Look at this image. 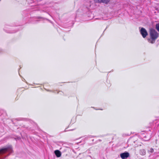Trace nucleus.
<instances>
[{"label":"nucleus","instance_id":"6e6552de","mask_svg":"<svg viewBox=\"0 0 159 159\" xmlns=\"http://www.w3.org/2000/svg\"><path fill=\"white\" fill-rule=\"evenodd\" d=\"M156 29L159 32V23L156 25Z\"/></svg>","mask_w":159,"mask_h":159},{"label":"nucleus","instance_id":"7ed1b4c3","mask_svg":"<svg viewBox=\"0 0 159 159\" xmlns=\"http://www.w3.org/2000/svg\"><path fill=\"white\" fill-rule=\"evenodd\" d=\"M140 32L143 38H145L148 35V33L145 29L142 28L140 30Z\"/></svg>","mask_w":159,"mask_h":159},{"label":"nucleus","instance_id":"423d86ee","mask_svg":"<svg viewBox=\"0 0 159 159\" xmlns=\"http://www.w3.org/2000/svg\"><path fill=\"white\" fill-rule=\"evenodd\" d=\"M54 153L57 157H60L61 155V152L57 150L55 151Z\"/></svg>","mask_w":159,"mask_h":159},{"label":"nucleus","instance_id":"f257e3e1","mask_svg":"<svg viewBox=\"0 0 159 159\" xmlns=\"http://www.w3.org/2000/svg\"><path fill=\"white\" fill-rule=\"evenodd\" d=\"M12 152V148L11 145H9L5 148L0 149V159H4L6 157V156L4 155L6 152H8L9 154Z\"/></svg>","mask_w":159,"mask_h":159},{"label":"nucleus","instance_id":"9d476101","mask_svg":"<svg viewBox=\"0 0 159 159\" xmlns=\"http://www.w3.org/2000/svg\"><path fill=\"white\" fill-rule=\"evenodd\" d=\"M99 141H101V140H99Z\"/></svg>","mask_w":159,"mask_h":159},{"label":"nucleus","instance_id":"1a4fd4ad","mask_svg":"<svg viewBox=\"0 0 159 159\" xmlns=\"http://www.w3.org/2000/svg\"><path fill=\"white\" fill-rule=\"evenodd\" d=\"M149 152H154V150L152 148H151L150 149V150L149 151Z\"/></svg>","mask_w":159,"mask_h":159},{"label":"nucleus","instance_id":"20e7f679","mask_svg":"<svg viewBox=\"0 0 159 159\" xmlns=\"http://www.w3.org/2000/svg\"><path fill=\"white\" fill-rule=\"evenodd\" d=\"M129 153L127 152L121 153L120 154V156L122 159H125L129 156Z\"/></svg>","mask_w":159,"mask_h":159},{"label":"nucleus","instance_id":"39448f33","mask_svg":"<svg viewBox=\"0 0 159 159\" xmlns=\"http://www.w3.org/2000/svg\"><path fill=\"white\" fill-rule=\"evenodd\" d=\"M95 2L103 3L106 4L108 3L110 0H93Z\"/></svg>","mask_w":159,"mask_h":159},{"label":"nucleus","instance_id":"0eeeda50","mask_svg":"<svg viewBox=\"0 0 159 159\" xmlns=\"http://www.w3.org/2000/svg\"><path fill=\"white\" fill-rule=\"evenodd\" d=\"M146 152L144 150H140V154L142 155H144L145 154Z\"/></svg>","mask_w":159,"mask_h":159},{"label":"nucleus","instance_id":"f03ea898","mask_svg":"<svg viewBox=\"0 0 159 159\" xmlns=\"http://www.w3.org/2000/svg\"><path fill=\"white\" fill-rule=\"evenodd\" d=\"M150 34L151 40H150L149 42L152 43H155V40L158 37L159 34L154 29L150 30Z\"/></svg>","mask_w":159,"mask_h":159}]
</instances>
